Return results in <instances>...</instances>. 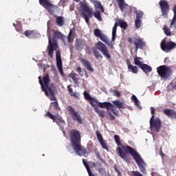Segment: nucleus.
I'll use <instances>...</instances> for the list:
<instances>
[{"label":"nucleus","mask_w":176,"mask_h":176,"mask_svg":"<svg viewBox=\"0 0 176 176\" xmlns=\"http://www.w3.org/2000/svg\"><path fill=\"white\" fill-rule=\"evenodd\" d=\"M128 71L129 72H133V74H138V67L131 65L129 66Z\"/></svg>","instance_id":"obj_29"},{"label":"nucleus","mask_w":176,"mask_h":176,"mask_svg":"<svg viewBox=\"0 0 176 176\" xmlns=\"http://www.w3.org/2000/svg\"><path fill=\"white\" fill-rule=\"evenodd\" d=\"M113 115H115L116 116H118V117L120 116V115H119V111H113Z\"/></svg>","instance_id":"obj_55"},{"label":"nucleus","mask_w":176,"mask_h":176,"mask_svg":"<svg viewBox=\"0 0 176 176\" xmlns=\"http://www.w3.org/2000/svg\"><path fill=\"white\" fill-rule=\"evenodd\" d=\"M13 25H14L15 27V30L16 31H17L18 32H21V31H23V27L20 25H16L13 23Z\"/></svg>","instance_id":"obj_43"},{"label":"nucleus","mask_w":176,"mask_h":176,"mask_svg":"<svg viewBox=\"0 0 176 176\" xmlns=\"http://www.w3.org/2000/svg\"><path fill=\"white\" fill-rule=\"evenodd\" d=\"M104 43H106L107 46H109L111 49H113V44L112 43V42L109 41V39L107 38V41L104 42Z\"/></svg>","instance_id":"obj_45"},{"label":"nucleus","mask_w":176,"mask_h":176,"mask_svg":"<svg viewBox=\"0 0 176 176\" xmlns=\"http://www.w3.org/2000/svg\"><path fill=\"white\" fill-rule=\"evenodd\" d=\"M134 102L135 105L138 108L140 111H141V109H142V107H141V105L140 104V100H135Z\"/></svg>","instance_id":"obj_48"},{"label":"nucleus","mask_w":176,"mask_h":176,"mask_svg":"<svg viewBox=\"0 0 176 176\" xmlns=\"http://www.w3.org/2000/svg\"><path fill=\"white\" fill-rule=\"evenodd\" d=\"M151 114L152 116L150 119V128L153 131L159 133L162 128V122H160V119L159 118L155 119V111H151Z\"/></svg>","instance_id":"obj_7"},{"label":"nucleus","mask_w":176,"mask_h":176,"mask_svg":"<svg viewBox=\"0 0 176 176\" xmlns=\"http://www.w3.org/2000/svg\"><path fill=\"white\" fill-rule=\"evenodd\" d=\"M43 82H44V87L45 89L50 93V101H56V96L54 95V91H56V86L54 84H51L49 85V83H50V78L49 77V74H46L43 76Z\"/></svg>","instance_id":"obj_5"},{"label":"nucleus","mask_w":176,"mask_h":176,"mask_svg":"<svg viewBox=\"0 0 176 176\" xmlns=\"http://www.w3.org/2000/svg\"><path fill=\"white\" fill-rule=\"evenodd\" d=\"M113 104L117 107V108H119V109H121L122 108H124L123 106V102L120 100H114L113 102Z\"/></svg>","instance_id":"obj_30"},{"label":"nucleus","mask_w":176,"mask_h":176,"mask_svg":"<svg viewBox=\"0 0 176 176\" xmlns=\"http://www.w3.org/2000/svg\"><path fill=\"white\" fill-rule=\"evenodd\" d=\"M114 96H116V97H120V92L114 91Z\"/></svg>","instance_id":"obj_54"},{"label":"nucleus","mask_w":176,"mask_h":176,"mask_svg":"<svg viewBox=\"0 0 176 176\" xmlns=\"http://www.w3.org/2000/svg\"><path fill=\"white\" fill-rule=\"evenodd\" d=\"M131 100H132V101H134V102H135V101H137L138 100V98H137V96H135V95H133L131 96Z\"/></svg>","instance_id":"obj_53"},{"label":"nucleus","mask_w":176,"mask_h":176,"mask_svg":"<svg viewBox=\"0 0 176 176\" xmlns=\"http://www.w3.org/2000/svg\"><path fill=\"white\" fill-rule=\"evenodd\" d=\"M76 72H78V74H80V72H82V68L80 67H78L76 68Z\"/></svg>","instance_id":"obj_56"},{"label":"nucleus","mask_w":176,"mask_h":176,"mask_svg":"<svg viewBox=\"0 0 176 176\" xmlns=\"http://www.w3.org/2000/svg\"><path fill=\"white\" fill-rule=\"evenodd\" d=\"M76 2H78L79 1V0H74Z\"/></svg>","instance_id":"obj_62"},{"label":"nucleus","mask_w":176,"mask_h":176,"mask_svg":"<svg viewBox=\"0 0 176 176\" xmlns=\"http://www.w3.org/2000/svg\"><path fill=\"white\" fill-rule=\"evenodd\" d=\"M67 42H69V43L74 42V38H72V30H69V34L67 36Z\"/></svg>","instance_id":"obj_39"},{"label":"nucleus","mask_w":176,"mask_h":176,"mask_svg":"<svg viewBox=\"0 0 176 176\" xmlns=\"http://www.w3.org/2000/svg\"><path fill=\"white\" fill-rule=\"evenodd\" d=\"M136 14V20H141L144 17V12L139 10L135 12Z\"/></svg>","instance_id":"obj_32"},{"label":"nucleus","mask_w":176,"mask_h":176,"mask_svg":"<svg viewBox=\"0 0 176 176\" xmlns=\"http://www.w3.org/2000/svg\"><path fill=\"white\" fill-rule=\"evenodd\" d=\"M141 60H142V57L135 56L134 58V64H135V65H138V67H139V68H140L141 66L144 64V63H141Z\"/></svg>","instance_id":"obj_26"},{"label":"nucleus","mask_w":176,"mask_h":176,"mask_svg":"<svg viewBox=\"0 0 176 176\" xmlns=\"http://www.w3.org/2000/svg\"><path fill=\"white\" fill-rule=\"evenodd\" d=\"M151 111H155V108L154 107H151Z\"/></svg>","instance_id":"obj_60"},{"label":"nucleus","mask_w":176,"mask_h":176,"mask_svg":"<svg viewBox=\"0 0 176 176\" xmlns=\"http://www.w3.org/2000/svg\"><path fill=\"white\" fill-rule=\"evenodd\" d=\"M133 45L135 46V52H138L139 49H144L146 45L141 38H135L133 40Z\"/></svg>","instance_id":"obj_12"},{"label":"nucleus","mask_w":176,"mask_h":176,"mask_svg":"<svg viewBox=\"0 0 176 176\" xmlns=\"http://www.w3.org/2000/svg\"><path fill=\"white\" fill-rule=\"evenodd\" d=\"M157 72L162 79H168L173 74V69L167 65H160L157 67Z\"/></svg>","instance_id":"obj_6"},{"label":"nucleus","mask_w":176,"mask_h":176,"mask_svg":"<svg viewBox=\"0 0 176 176\" xmlns=\"http://www.w3.org/2000/svg\"><path fill=\"white\" fill-rule=\"evenodd\" d=\"M94 6H95L96 9H100V10L102 13H104L105 12V10H104V6H102V5L101 4V2L95 1Z\"/></svg>","instance_id":"obj_24"},{"label":"nucleus","mask_w":176,"mask_h":176,"mask_svg":"<svg viewBox=\"0 0 176 176\" xmlns=\"http://www.w3.org/2000/svg\"><path fill=\"white\" fill-rule=\"evenodd\" d=\"M118 2V6L121 10V12H124V9L127 8V4L124 3V0H117Z\"/></svg>","instance_id":"obj_23"},{"label":"nucleus","mask_w":176,"mask_h":176,"mask_svg":"<svg viewBox=\"0 0 176 176\" xmlns=\"http://www.w3.org/2000/svg\"><path fill=\"white\" fill-rule=\"evenodd\" d=\"M116 39V27H113L112 38H111L112 42H114V41Z\"/></svg>","instance_id":"obj_37"},{"label":"nucleus","mask_w":176,"mask_h":176,"mask_svg":"<svg viewBox=\"0 0 176 176\" xmlns=\"http://www.w3.org/2000/svg\"><path fill=\"white\" fill-rule=\"evenodd\" d=\"M141 19H135V27L136 28H140V27H141Z\"/></svg>","instance_id":"obj_42"},{"label":"nucleus","mask_w":176,"mask_h":176,"mask_svg":"<svg viewBox=\"0 0 176 176\" xmlns=\"http://www.w3.org/2000/svg\"><path fill=\"white\" fill-rule=\"evenodd\" d=\"M93 50V53H94V55L95 56L96 58H100V57L101 58H102V55H101L100 54V52H98L97 50H96L95 48L92 49Z\"/></svg>","instance_id":"obj_34"},{"label":"nucleus","mask_w":176,"mask_h":176,"mask_svg":"<svg viewBox=\"0 0 176 176\" xmlns=\"http://www.w3.org/2000/svg\"><path fill=\"white\" fill-rule=\"evenodd\" d=\"M67 89H68V91L72 97H76V96H77L76 92H74V90L72 89V88H71V87L69 85L67 86Z\"/></svg>","instance_id":"obj_36"},{"label":"nucleus","mask_w":176,"mask_h":176,"mask_svg":"<svg viewBox=\"0 0 176 176\" xmlns=\"http://www.w3.org/2000/svg\"><path fill=\"white\" fill-rule=\"evenodd\" d=\"M176 43L173 41L167 42L164 40L161 42V49L164 52H168L169 50H171V49H174Z\"/></svg>","instance_id":"obj_11"},{"label":"nucleus","mask_w":176,"mask_h":176,"mask_svg":"<svg viewBox=\"0 0 176 176\" xmlns=\"http://www.w3.org/2000/svg\"><path fill=\"white\" fill-rule=\"evenodd\" d=\"M96 112L100 118H105V111H96Z\"/></svg>","instance_id":"obj_46"},{"label":"nucleus","mask_w":176,"mask_h":176,"mask_svg":"<svg viewBox=\"0 0 176 176\" xmlns=\"http://www.w3.org/2000/svg\"><path fill=\"white\" fill-rule=\"evenodd\" d=\"M45 116H47V118H50V119H52L54 120V122H56V123H64V120L61 118V117H57V116H54L52 114L50 111H47Z\"/></svg>","instance_id":"obj_16"},{"label":"nucleus","mask_w":176,"mask_h":176,"mask_svg":"<svg viewBox=\"0 0 176 176\" xmlns=\"http://www.w3.org/2000/svg\"><path fill=\"white\" fill-rule=\"evenodd\" d=\"M128 42H129V43H133V38H131V37H129V38H128Z\"/></svg>","instance_id":"obj_57"},{"label":"nucleus","mask_w":176,"mask_h":176,"mask_svg":"<svg viewBox=\"0 0 176 176\" xmlns=\"http://www.w3.org/2000/svg\"><path fill=\"white\" fill-rule=\"evenodd\" d=\"M24 35L27 36V38H31V36L35 35V32L34 30H26L24 32Z\"/></svg>","instance_id":"obj_31"},{"label":"nucleus","mask_w":176,"mask_h":176,"mask_svg":"<svg viewBox=\"0 0 176 176\" xmlns=\"http://www.w3.org/2000/svg\"><path fill=\"white\" fill-rule=\"evenodd\" d=\"M114 170L118 175H122V173H120V171H119V169H118V166H116V164L114 165Z\"/></svg>","instance_id":"obj_51"},{"label":"nucleus","mask_w":176,"mask_h":176,"mask_svg":"<svg viewBox=\"0 0 176 176\" xmlns=\"http://www.w3.org/2000/svg\"><path fill=\"white\" fill-rule=\"evenodd\" d=\"M69 140L72 147L78 156H85L87 153V150L82 146L80 131L76 129H72L69 131Z\"/></svg>","instance_id":"obj_3"},{"label":"nucleus","mask_w":176,"mask_h":176,"mask_svg":"<svg viewBox=\"0 0 176 176\" xmlns=\"http://www.w3.org/2000/svg\"><path fill=\"white\" fill-rule=\"evenodd\" d=\"M84 97L85 100H87L89 102L93 99V97H91L87 91H84Z\"/></svg>","instance_id":"obj_40"},{"label":"nucleus","mask_w":176,"mask_h":176,"mask_svg":"<svg viewBox=\"0 0 176 176\" xmlns=\"http://www.w3.org/2000/svg\"><path fill=\"white\" fill-rule=\"evenodd\" d=\"M164 113L168 118L170 119H175L176 118V112L174 111H164Z\"/></svg>","instance_id":"obj_22"},{"label":"nucleus","mask_w":176,"mask_h":176,"mask_svg":"<svg viewBox=\"0 0 176 176\" xmlns=\"http://www.w3.org/2000/svg\"><path fill=\"white\" fill-rule=\"evenodd\" d=\"M39 3L45 10H47L50 14H54V12H56L58 8L57 6H54L53 3H50L49 0H39Z\"/></svg>","instance_id":"obj_8"},{"label":"nucleus","mask_w":176,"mask_h":176,"mask_svg":"<svg viewBox=\"0 0 176 176\" xmlns=\"http://www.w3.org/2000/svg\"><path fill=\"white\" fill-rule=\"evenodd\" d=\"M107 115L109 116V118L111 120H115V116H113V115H112V113H111L110 112H108L107 113Z\"/></svg>","instance_id":"obj_50"},{"label":"nucleus","mask_w":176,"mask_h":176,"mask_svg":"<svg viewBox=\"0 0 176 176\" xmlns=\"http://www.w3.org/2000/svg\"><path fill=\"white\" fill-rule=\"evenodd\" d=\"M143 72L145 74H149V72H152V67L148 65L143 63L140 67Z\"/></svg>","instance_id":"obj_21"},{"label":"nucleus","mask_w":176,"mask_h":176,"mask_svg":"<svg viewBox=\"0 0 176 176\" xmlns=\"http://www.w3.org/2000/svg\"><path fill=\"white\" fill-rule=\"evenodd\" d=\"M164 111H173L172 109H166Z\"/></svg>","instance_id":"obj_61"},{"label":"nucleus","mask_w":176,"mask_h":176,"mask_svg":"<svg viewBox=\"0 0 176 176\" xmlns=\"http://www.w3.org/2000/svg\"><path fill=\"white\" fill-rule=\"evenodd\" d=\"M80 6L82 10L81 16L85 20L87 24H89L90 19L93 17V14H94V17L97 19L98 21H102V17H101V12H100V11L94 12L93 9L90 8L87 3L80 2Z\"/></svg>","instance_id":"obj_4"},{"label":"nucleus","mask_w":176,"mask_h":176,"mask_svg":"<svg viewBox=\"0 0 176 176\" xmlns=\"http://www.w3.org/2000/svg\"><path fill=\"white\" fill-rule=\"evenodd\" d=\"M173 18L172 19V21L170 23V27H173V25H175V23H176V5L173 6Z\"/></svg>","instance_id":"obj_25"},{"label":"nucleus","mask_w":176,"mask_h":176,"mask_svg":"<svg viewBox=\"0 0 176 176\" xmlns=\"http://www.w3.org/2000/svg\"><path fill=\"white\" fill-rule=\"evenodd\" d=\"M114 141L118 146H121L116 148V152L121 159H122L124 162H130V155H129H129L133 157L135 162H136L141 173H142V174H146V170H145L144 166L145 162L141 157V155H140V153L133 148V147L130 146H124L120 142V138L118 135H114Z\"/></svg>","instance_id":"obj_1"},{"label":"nucleus","mask_w":176,"mask_h":176,"mask_svg":"<svg viewBox=\"0 0 176 176\" xmlns=\"http://www.w3.org/2000/svg\"><path fill=\"white\" fill-rule=\"evenodd\" d=\"M131 174H132V175H134V176H144V175H142V174H141L138 171H132Z\"/></svg>","instance_id":"obj_49"},{"label":"nucleus","mask_w":176,"mask_h":176,"mask_svg":"<svg viewBox=\"0 0 176 176\" xmlns=\"http://www.w3.org/2000/svg\"><path fill=\"white\" fill-rule=\"evenodd\" d=\"M52 34L54 35L52 41V37L48 36V45L47 47V54L51 58H53V54L54 50H56V67L60 74L61 76H64V71L63 70V60H61V52L57 50L58 49V44L57 43L56 39H63V35L61 32L56 30H52Z\"/></svg>","instance_id":"obj_2"},{"label":"nucleus","mask_w":176,"mask_h":176,"mask_svg":"<svg viewBox=\"0 0 176 176\" xmlns=\"http://www.w3.org/2000/svg\"><path fill=\"white\" fill-rule=\"evenodd\" d=\"M100 102H98V100L93 98L89 102V104L93 108H94L96 111H98V108L100 107Z\"/></svg>","instance_id":"obj_20"},{"label":"nucleus","mask_w":176,"mask_h":176,"mask_svg":"<svg viewBox=\"0 0 176 176\" xmlns=\"http://www.w3.org/2000/svg\"><path fill=\"white\" fill-rule=\"evenodd\" d=\"M159 5L161 9L162 16L164 19H167L170 12V5L166 0H161Z\"/></svg>","instance_id":"obj_9"},{"label":"nucleus","mask_w":176,"mask_h":176,"mask_svg":"<svg viewBox=\"0 0 176 176\" xmlns=\"http://www.w3.org/2000/svg\"><path fill=\"white\" fill-rule=\"evenodd\" d=\"M164 32L166 35V36H171V30L167 27L166 25L164 26L163 28Z\"/></svg>","instance_id":"obj_33"},{"label":"nucleus","mask_w":176,"mask_h":176,"mask_svg":"<svg viewBox=\"0 0 176 176\" xmlns=\"http://www.w3.org/2000/svg\"><path fill=\"white\" fill-rule=\"evenodd\" d=\"M70 76L72 79L74 80V83H78V78H76V76H78V74L75 73H72L70 74Z\"/></svg>","instance_id":"obj_41"},{"label":"nucleus","mask_w":176,"mask_h":176,"mask_svg":"<svg viewBox=\"0 0 176 176\" xmlns=\"http://www.w3.org/2000/svg\"><path fill=\"white\" fill-rule=\"evenodd\" d=\"M99 38L102 42H107L108 39V37L104 34H102Z\"/></svg>","instance_id":"obj_47"},{"label":"nucleus","mask_w":176,"mask_h":176,"mask_svg":"<svg viewBox=\"0 0 176 176\" xmlns=\"http://www.w3.org/2000/svg\"><path fill=\"white\" fill-rule=\"evenodd\" d=\"M121 28H123V30H127V23H126L124 21L122 20V19H119L118 21H116L114 24L113 27H116V30H118V26H119Z\"/></svg>","instance_id":"obj_18"},{"label":"nucleus","mask_w":176,"mask_h":176,"mask_svg":"<svg viewBox=\"0 0 176 176\" xmlns=\"http://www.w3.org/2000/svg\"><path fill=\"white\" fill-rule=\"evenodd\" d=\"M56 23L58 27H63L64 25V17L58 16L56 19Z\"/></svg>","instance_id":"obj_28"},{"label":"nucleus","mask_w":176,"mask_h":176,"mask_svg":"<svg viewBox=\"0 0 176 176\" xmlns=\"http://www.w3.org/2000/svg\"><path fill=\"white\" fill-rule=\"evenodd\" d=\"M86 46V43L83 40L76 39L75 48L76 50H82Z\"/></svg>","instance_id":"obj_19"},{"label":"nucleus","mask_w":176,"mask_h":176,"mask_svg":"<svg viewBox=\"0 0 176 176\" xmlns=\"http://www.w3.org/2000/svg\"><path fill=\"white\" fill-rule=\"evenodd\" d=\"M94 34L95 36L100 38L102 35V33H101V30L100 29H95L94 30Z\"/></svg>","instance_id":"obj_35"},{"label":"nucleus","mask_w":176,"mask_h":176,"mask_svg":"<svg viewBox=\"0 0 176 176\" xmlns=\"http://www.w3.org/2000/svg\"><path fill=\"white\" fill-rule=\"evenodd\" d=\"M104 43H106L107 46H109L111 49H113V44L112 43V42L109 41V39L107 38V41L104 42Z\"/></svg>","instance_id":"obj_44"},{"label":"nucleus","mask_w":176,"mask_h":176,"mask_svg":"<svg viewBox=\"0 0 176 176\" xmlns=\"http://www.w3.org/2000/svg\"><path fill=\"white\" fill-rule=\"evenodd\" d=\"M67 110H68V111H74V108H72V107H71V106H69V107H67Z\"/></svg>","instance_id":"obj_59"},{"label":"nucleus","mask_w":176,"mask_h":176,"mask_svg":"<svg viewBox=\"0 0 176 176\" xmlns=\"http://www.w3.org/2000/svg\"><path fill=\"white\" fill-rule=\"evenodd\" d=\"M54 101L55 102H52L51 104L52 105H53L56 111H58V109H60V107H58V102H57V98H56V100Z\"/></svg>","instance_id":"obj_38"},{"label":"nucleus","mask_w":176,"mask_h":176,"mask_svg":"<svg viewBox=\"0 0 176 176\" xmlns=\"http://www.w3.org/2000/svg\"><path fill=\"white\" fill-rule=\"evenodd\" d=\"M85 52L87 54H91V50L89 47H86Z\"/></svg>","instance_id":"obj_52"},{"label":"nucleus","mask_w":176,"mask_h":176,"mask_svg":"<svg viewBox=\"0 0 176 176\" xmlns=\"http://www.w3.org/2000/svg\"><path fill=\"white\" fill-rule=\"evenodd\" d=\"M96 135L102 148L103 149H105L106 151H108V149H109V148L108 147V144H107V142H105V140L102 138V135H101V133H100V131H96Z\"/></svg>","instance_id":"obj_13"},{"label":"nucleus","mask_w":176,"mask_h":176,"mask_svg":"<svg viewBox=\"0 0 176 176\" xmlns=\"http://www.w3.org/2000/svg\"><path fill=\"white\" fill-rule=\"evenodd\" d=\"M69 115L72 116L73 120L75 122H78L79 124H82L83 123V120L82 119V116L80 114L78 113L76 111H70Z\"/></svg>","instance_id":"obj_14"},{"label":"nucleus","mask_w":176,"mask_h":176,"mask_svg":"<svg viewBox=\"0 0 176 176\" xmlns=\"http://www.w3.org/2000/svg\"><path fill=\"white\" fill-rule=\"evenodd\" d=\"M126 64H127L128 68H129V65H132L131 63H130V60L129 59L126 60Z\"/></svg>","instance_id":"obj_58"},{"label":"nucleus","mask_w":176,"mask_h":176,"mask_svg":"<svg viewBox=\"0 0 176 176\" xmlns=\"http://www.w3.org/2000/svg\"><path fill=\"white\" fill-rule=\"evenodd\" d=\"M99 108L101 109H107V111H113L115 105L109 102H103L99 103Z\"/></svg>","instance_id":"obj_15"},{"label":"nucleus","mask_w":176,"mask_h":176,"mask_svg":"<svg viewBox=\"0 0 176 176\" xmlns=\"http://www.w3.org/2000/svg\"><path fill=\"white\" fill-rule=\"evenodd\" d=\"M38 82L41 86L43 91H45V96H49V91L45 88V85H43V81H42V78L41 76L38 77Z\"/></svg>","instance_id":"obj_27"},{"label":"nucleus","mask_w":176,"mask_h":176,"mask_svg":"<svg viewBox=\"0 0 176 176\" xmlns=\"http://www.w3.org/2000/svg\"><path fill=\"white\" fill-rule=\"evenodd\" d=\"M96 49H98V50H100V52L102 53L103 56L106 57L107 60H111V54H109V50H108V47H107V45L104 44V43L101 41H98L96 44Z\"/></svg>","instance_id":"obj_10"},{"label":"nucleus","mask_w":176,"mask_h":176,"mask_svg":"<svg viewBox=\"0 0 176 176\" xmlns=\"http://www.w3.org/2000/svg\"><path fill=\"white\" fill-rule=\"evenodd\" d=\"M80 62L82 63V65H84L85 68H86V69L90 72H94V69L93 67H91V63H90V61L85 58H81Z\"/></svg>","instance_id":"obj_17"}]
</instances>
